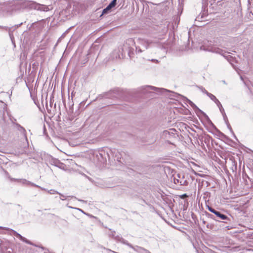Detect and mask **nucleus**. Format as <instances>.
I'll return each mask as SVG.
<instances>
[{"instance_id":"f257e3e1","label":"nucleus","mask_w":253,"mask_h":253,"mask_svg":"<svg viewBox=\"0 0 253 253\" xmlns=\"http://www.w3.org/2000/svg\"><path fill=\"white\" fill-rule=\"evenodd\" d=\"M15 9V6L13 2H7L0 3V11L3 12L11 13Z\"/></svg>"},{"instance_id":"f03ea898","label":"nucleus","mask_w":253,"mask_h":253,"mask_svg":"<svg viewBox=\"0 0 253 253\" xmlns=\"http://www.w3.org/2000/svg\"><path fill=\"white\" fill-rule=\"evenodd\" d=\"M173 182L175 184H179L180 185H187L188 183L183 174L180 173L177 174L173 177Z\"/></svg>"},{"instance_id":"7ed1b4c3","label":"nucleus","mask_w":253,"mask_h":253,"mask_svg":"<svg viewBox=\"0 0 253 253\" xmlns=\"http://www.w3.org/2000/svg\"><path fill=\"white\" fill-rule=\"evenodd\" d=\"M200 49L213 52H219V49H216L215 47L212 46L209 42H205L204 44L200 47Z\"/></svg>"},{"instance_id":"20e7f679","label":"nucleus","mask_w":253,"mask_h":253,"mask_svg":"<svg viewBox=\"0 0 253 253\" xmlns=\"http://www.w3.org/2000/svg\"><path fill=\"white\" fill-rule=\"evenodd\" d=\"M215 215L218 219H216L215 217L212 216H211V217L217 221H221L220 220H224V222L226 223H228L229 221H230V218L227 215L222 213L220 211H218Z\"/></svg>"},{"instance_id":"39448f33","label":"nucleus","mask_w":253,"mask_h":253,"mask_svg":"<svg viewBox=\"0 0 253 253\" xmlns=\"http://www.w3.org/2000/svg\"><path fill=\"white\" fill-rule=\"evenodd\" d=\"M10 230L12 232V234L14 236H16L17 238H19L20 239V240H21L23 242H25V243H27L28 244H29V245H32V246H34L38 247L41 248L43 249L42 247H41V246H39L36 245L35 244H34L33 243H32L31 241L28 240L26 238H25L24 237L22 236L20 234L18 233L15 231H14L13 230H12V229H11Z\"/></svg>"},{"instance_id":"423d86ee","label":"nucleus","mask_w":253,"mask_h":253,"mask_svg":"<svg viewBox=\"0 0 253 253\" xmlns=\"http://www.w3.org/2000/svg\"><path fill=\"white\" fill-rule=\"evenodd\" d=\"M10 247V244L9 242L6 241H2L0 240V249L2 253H4L8 248Z\"/></svg>"},{"instance_id":"0eeeda50","label":"nucleus","mask_w":253,"mask_h":253,"mask_svg":"<svg viewBox=\"0 0 253 253\" xmlns=\"http://www.w3.org/2000/svg\"><path fill=\"white\" fill-rule=\"evenodd\" d=\"M129 248L133 249L134 251L137 252L138 253H151L148 250L139 246L133 247L131 245V247Z\"/></svg>"},{"instance_id":"6e6552de","label":"nucleus","mask_w":253,"mask_h":253,"mask_svg":"<svg viewBox=\"0 0 253 253\" xmlns=\"http://www.w3.org/2000/svg\"><path fill=\"white\" fill-rule=\"evenodd\" d=\"M115 240L120 242L123 244L126 245L128 247H131V244L129 243L126 240H125L121 236L119 235H116L114 238Z\"/></svg>"},{"instance_id":"1a4fd4ad","label":"nucleus","mask_w":253,"mask_h":253,"mask_svg":"<svg viewBox=\"0 0 253 253\" xmlns=\"http://www.w3.org/2000/svg\"><path fill=\"white\" fill-rule=\"evenodd\" d=\"M138 41L139 43L145 49H147L150 46V45L153 43L151 42H149V41L143 39H138Z\"/></svg>"},{"instance_id":"9d476101","label":"nucleus","mask_w":253,"mask_h":253,"mask_svg":"<svg viewBox=\"0 0 253 253\" xmlns=\"http://www.w3.org/2000/svg\"><path fill=\"white\" fill-rule=\"evenodd\" d=\"M16 180L18 182L21 183H22L23 184L31 185L32 186H35V187L41 188L40 186H39L36 185V184L33 183H32V182H30L29 181L25 179H16Z\"/></svg>"},{"instance_id":"9b49d317","label":"nucleus","mask_w":253,"mask_h":253,"mask_svg":"<svg viewBox=\"0 0 253 253\" xmlns=\"http://www.w3.org/2000/svg\"><path fill=\"white\" fill-rule=\"evenodd\" d=\"M16 129L23 135V137L26 138V130L18 124H15Z\"/></svg>"},{"instance_id":"f8f14e48","label":"nucleus","mask_w":253,"mask_h":253,"mask_svg":"<svg viewBox=\"0 0 253 253\" xmlns=\"http://www.w3.org/2000/svg\"><path fill=\"white\" fill-rule=\"evenodd\" d=\"M143 89L144 90H161L162 91V92H163L164 91H167L168 90L167 89H164V88H156L155 87H154V86H149V85H148V86H143Z\"/></svg>"},{"instance_id":"ddd939ff","label":"nucleus","mask_w":253,"mask_h":253,"mask_svg":"<svg viewBox=\"0 0 253 253\" xmlns=\"http://www.w3.org/2000/svg\"><path fill=\"white\" fill-rule=\"evenodd\" d=\"M216 104L218 106L219 109L220 111L222 113V115H225V112L219 100L215 102Z\"/></svg>"},{"instance_id":"4468645a","label":"nucleus","mask_w":253,"mask_h":253,"mask_svg":"<svg viewBox=\"0 0 253 253\" xmlns=\"http://www.w3.org/2000/svg\"><path fill=\"white\" fill-rule=\"evenodd\" d=\"M208 96L211 98V100L213 101L215 103L218 100L214 95L212 94L211 93H209Z\"/></svg>"},{"instance_id":"2eb2a0df","label":"nucleus","mask_w":253,"mask_h":253,"mask_svg":"<svg viewBox=\"0 0 253 253\" xmlns=\"http://www.w3.org/2000/svg\"><path fill=\"white\" fill-rule=\"evenodd\" d=\"M117 3V0H113L108 5L111 9L113 8Z\"/></svg>"},{"instance_id":"dca6fc26","label":"nucleus","mask_w":253,"mask_h":253,"mask_svg":"<svg viewBox=\"0 0 253 253\" xmlns=\"http://www.w3.org/2000/svg\"><path fill=\"white\" fill-rule=\"evenodd\" d=\"M117 3V0H113L108 5L111 9L113 8Z\"/></svg>"},{"instance_id":"f3484780","label":"nucleus","mask_w":253,"mask_h":253,"mask_svg":"<svg viewBox=\"0 0 253 253\" xmlns=\"http://www.w3.org/2000/svg\"><path fill=\"white\" fill-rule=\"evenodd\" d=\"M111 8H110L108 6H107L105 8H104L102 11V14H104L109 12L110 11Z\"/></svg>"},{"instance_id":"a211bd4d","label":"nucleus","mask_w":253,"mask_h":253,"mask_svg":"<svg viewBox=\"0 0 253 253\" xmlns=\"http://www.w3.org/2000/svg\"><path fill=\"white\" fill-rule=\"evenodd\" d=\"M0 28L2 29H4V30H5V31H8V32H9V36H10V37H11V33H10V28L8 27H3V26H0Z\"/></svg>"},{"instance_id":"6ab92c4d","label":"nucleus","mask_w":253,"mask_h":253,"mask_svg":"<svg viewBox=\"0 0 253 253\" xmlns=\"http://www.w3.org/2000/svg\"><path fill=\"white\" fill-rule=\"evenodd\" d=\"M189 103L194 109H197L200 110L199 108L196 106V105L194 103H193L191 101L189 100Z\"/></svg>"},{"instance_id":"aec40b11","label":"nucleus","mask_w":253,"mask_h":253,"mask_svg":"<svg viewBox=\"0 0 253 253\" xmlns=\"http://www.w3.org/2000/svg\"><path fill=\"white\" fill-rule=\"evenodd\" d=\"M48 192L50 194H59V193L55 190L51 189L48 191Z\"/></svg>"},{"instance_id":"412c9836","label":"nucleus","mask_w":253,"mask_h":253,"mask_svg":"<svg viewBox=\"0 0 253 253\" xmlns=\"http://www.w3.org/2000/svg\"><path fill=\"white\" fill-rule=\"evenodd\" d=\"M109 236L113 237L114 238V237L116 236V232L114 231L110 230V233H109Z\"/></svg>"},{"instance_id":"4be33fe9","label":"nucleus","mask_w":253,"mask_h":253,"mask_svg":"<svg viewBox=\"0 0 253 253\" xmlns=\"http://www.w3.org/2000/svg\"><path fill=\"white\" fill-rule=\"evenodd\" d=\"M200 89L201 90V91L206 94L207 95H208V94L210 93L208 91H207L204 88H203V87H201L200 88Z\"/></svg>"},{"instance_id":"5701e85b","label":"nucleus","mask_w":253,"mask_h":253,"mask_svg":"<svg viewBox=\"0 0 253 253\" xmlns=\"http://www.w3.org/2000/svg\"><path fill=\"white\" fill-rule=\"evenodd\" d=\"M119 155H121V154L120 153H118V156L117 155H116V157L117 160L118 162L122 163L121 158V157H119Z\"/></svg>"},{"instance_id":"b1692460","label":"nucleus","mask_w":253,"mask_h":253,"mask_svg":"<svg viewBox=\"0 0 253 253\" xmlns=\"http://www.w3.org/2000/svg\"><path fill=\"white\" fill-rule=\"evenodd\" d=\"M59 194L60 195V199L61 200H64L67 197V196H66L61 193H59Z\"/></svg>"},{"instance_id":"393cba45","label":"nucleus","mask_w":253,"mask_h":253,"mask_svg":"<svg viewBox=\"0 0 253 253\" xmlns=\"http://www.w3.org/2000/svg\"><path fill=\"white\" fill-rule=\"evenodd\" d=\"M136 51L138 53H141L142 52V50L139 47H136Z\"/></svg>"},{"instance_id":"a878e982","label":"nucleus","mask_w":253,"mask_h":253,"mask_svg":"<svg viewBox=\"0 0 253 253\" xmlns=\"http://www.w3.org/2000/svg\"><path fill=\"white\" fill-rule=\"evenodd\" d=\"M71 197H72V198H75L76 199L78 200L79 201H80V202H83V203H86V201H85L84 200H81V199H78L76 197H74V196H71Z\"/></svg>"},{"instance_id":"bb28decb","label":"nucleus","mask_w":253,"mask_h":253,"mask_svg":"<svg viewBox=\"0 0 253 253\" xmlns=\"http://www.w3.org/2000/svg\"><path fill=\"white\" fill-rule=\"evenodd\" d=\"M127 42L132 43H134V40L132 39H128Z\"/></svg>"},{"instance_id":"cd10ccee","label":"nucleus","mask_w":253,"mask_h":253,"mask_svg":"<svg viewBox=\"0 0 253 253\" xmlns=\"http://www.w3.org/2000/svg\"><path fill=\"white\" fill-rule=\"evenodd\" d=\"M218 211L214 210V209H213V210L211 211V212L213 213L215 215L216 214V213H217Z\"/></svg>"},{"instance_id":"c85d7f7f","label":"nucleus","mask_w":253,"mask_h":253,"mask_svg":"<svg viewBox=\"0 0 253 253\" xmlns=\"http://www.w3.org/2000/svg\"><path fill=\"white\" fill-rule=\"evenodd\" d=\"M208 210H209V211H210L211 212V211L213 210V208L210 207V206H208Z\"/></svg>"},{"instance_id":"c756f323","label":"nucleus","mask_w":253,"mask_h":253,"mask_svg":"<svg viewBox=\"0 0 253 253\" xmlns=\"http://www.w3.org/2000/svg\"><path fill=\"white\" fill-rule=\"evenodd\" d=\"M112 93H113V94H115L114 91H113ZM110 93H112V92ZM111 96L113 97H117V96L115 94H113V95H111Z\"/></svg>"},{"instance_id":"7c9ffc66","label":"nucleus","mask_w":253,"mask_h":253,"mask_svg":"<svg viewBox=\"0 0 253 253\" xmlns=\"http://www.w3.org/2000/svg\"><path fill=\"white\" fill-rule=\"evenodd\" d=\"M10 180H11V181H17L16 180V179H15V178H10Z\"/></svg>"},{"instance_id":"2f4dec72","label":"nucleus","mask_w":253,"mask_h":253,"mask_svg":"<svg viewBox=\"0 0 253 253\" xmlns=\"http://www.w3.org/2000/svg\"><path fill=\"white\" fill-rule=\"evenodd\" d=\"M164 133L165 134H169V132L168 130H165L164 131Z\"/></svg>"},{"instance_id":"473e14b6","label":"nucleus","mask_w":253,"mask_h":253,"mask_svg":"<svg viewBox=\"0 0 253 253\" xmlns=\"http://www.w3.org/2000/svg\"><path fill=\"white\" fill-rule=\"evenodd\" d=\"M222 115L223 116L224 120L227 119V117H226V115L225 114V115Z\"/></svg>"},{"instance_id":"72a5a7b5","label":"nucleus","mask_w":253,"mask_h":253,"mask_svg":"<svg viewBox=\"0 0 253 253\" xmlns=\"http://www.w3.org/2000/svg\"><path fill=\"white\" fill-rule=\"evenodd\" d=\"M222 115L223 116L224 120L227 119V117H226V115L225 114V115Z\"/></svg>"},{"instance_id":"f704fd0d","label":"nucleus","mask_w":253,"mask_h":253,"mask_svg":"<svg viewBox=\"0 0 253 253\" xmlns=\"http://www.w3.org/2000/svg\"><path fill=\"white\" fill-rule=\"evenodd\" d=\"M187 195H186V194H184V195H183L182 196V198H184V197H187Z\"/></svg>"},{"instance_id":"c9c22d12","label":"nucleus","mask_w":253,"mask_h":253,"mask_svg":"<svg viewBox=\"0 0 253 253\" xmlns=\"http://www.w3.org/2000/svg\"><path fill=\"white\" fill-rule=\"evenodd\" d=\"M99 155H100L101 157H102V156H103V154L101 153H100Z\"/></svg>"},{"instance_id":"e433bc0d","label":"nucleus","mask_w":253,"mask_h":253,"mask_svg":"<svg viewBox=\"0 0 253 253\" xmlns=\"http://www.w3.org/2000/svg\"><path fill=\"white\" fill-rule=\"evenodd\" d=\"M78 209V210H79V211H82V212H83V211H82V210H81V209Z\"/></svg>"},{"instance_id":"4c0bfd02","label":"nucleus","mask_w":253,"mask_h":253,"mask_svg":"<svg viewBox=\"0 0 253 253\" xmlns=\"http://www.w3.org/2000/svg\"><path fill=\"white\" fill-rule=\"evenodd\" d=\"M42 189L45 190L44 188H41Z\"/></svg>"}]
</instances>
